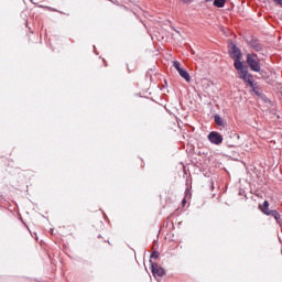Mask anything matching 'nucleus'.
I'll return each mask as SVG.
<instances>
[{
  "label": "nucleus",
  "instance_id": "obj_1",
  "mask_svg": "<svg viewBox=\"0 0 282 282\" xmlns=\"http://www.w3.org/2000/svg\"><path fill=\"white\" fill-rule=\"evenodd\" d=\"M247 65H249L251 72H261V59L254 53L247 54Z\"/></svg>",
  "mask_w": 282,
  "mask_h": 282
},
{
  "label": "nucleus",
  "instance_id": "obj_2",
  "mask_svg": "<svg viewBox=\"0 0 282 282\" xmlns=\"http://www.w3.org/2000/svg\"><path fill=\"white\" fill-rule=\"evenodd\" d=\"M173 67L178 72L180 76L186 80V83H191V74L185 68H182L180 62H174Z\"/></svg>",
  "mask_w": 282,
  "mask_h": 282
},
{
  "label": "nucleus",
  "instance_id": "obj_3",
  "mask_svg": "<svg viewBox=\"0 0 282 282\" xmlns=\"http://www.w3.org/2000/svg\"><path fill=\"white\" fill-rule=\"evenodd\" d=\"M239 78H241L245 83H248L249 87H254V77L252 74L248 73V69L241 70L239 73Z\"/></svg>",
  "mask_w": 282,
  "mask_h": 282
},
{
  "label": "nucleus",
  "instance_id": "obj_4",
  "mask_svg": "<svg viewBox=\"0 0 282 282\" xmlns=\"http://www.w3.org/2000/svg\"><path fill=\"white\" fill-rule=\"evenodd\" d=\"M207 138L212 144L219 145L221 142H224V137L219 132L213 131L208 134Z\"/></svg>",
  "mask_w": 282,
  "mask_h": 282
},
{
  "label": "nucleus",
  "instance_id": "obj_5",
  "mask_svg": "<svg viewBox=\"0 0 282 282\" xmlns=\"http://www.w3.org/2000/svg\"><path fill=\"white\" fill-rule=\"evenodd\" d=\"M229 52H230V56L234 61L243 58V55L241 54V50H239V47H237L235 45V43H231Z\"/></svg>",
  "mask_w": 282,
  "mask_h": 282
},
{
  "label": "nucleus",
  "instance_id": "obj_6",
  "mask_svg": "<svg viewBox=\"0 0 282 282\" xmlns=\"http://www.w3.org/2000/svg\"><path fill=\"white\" fill-rule=\"evenodd\" d=\"M151 272L153 276H164L165 272L162 267H160L158 263L151 264Z\"/></svg>",
  "mask_w": 282,
  "mask_h": 282
},
{
  "label": "nucleus",
  "instance_id": "obj_7",
  "mask_svg": "<svg viewBox=\"0 0 282 282\" xmlns=\"http://www.w3.org/2000/svg\"><path fill=\"white\" fill-rule=\"evenodd\" d=\"M264 215H268L269 217H273L275 221L280 224L281 214H279V212L264 209Z\"/></svg>",
  "mask_w": 282,
  "mask_h": 282
},
{
  "label": "nucleus",
  "instance_id": "obj_8",
  "mask_svg": "<svg viewBox=\"0 0 282 282\" xmlns=\"http://www.w3.org/2000/svg\"><path fill=\"white\" fill-rule=\"evenodd\" d=\"M234 61H235L234 65H235L237 72H238V74L240 72H246V69L243 68V63H241V58L234 59Z\"/></svg>",
  "mask_w": 282,
  "mask_h": 282
},
{
  "label": "nucleus",
  "instance_id": "obj_9",
  "mask_svg": "<svg viewBox=\"0 0 282 282\" xmlns=\"http://www.w3.org/2000/svg\"><path fill=\"white\" fill-rule=\"evenodd\" d=\"M214 120H215L216 124H218V127H224V119H221V117L219 115H216L214 117Z\"/></svg>",
  "mask_w": 282,
  "mask_h": 282
},
{
  "label": "nucleus",
  "instance_id": "obj_10",
  "mask_svg": "<svg viewBox=\"0 0 282 282\" xmlns=\"http://www.w3.org/2000/svg\"><path fill=\"white\" fill-rule=\"evenodd\" d=\"M214 6L216 8H224V6H226V0H214Z\"/></svg>",
  "mask_w": 282,
  "mask_h": 282
},
{
  "label": "nucleus",
  "instance_id": "obj_11",
  "mask_svg": "<svg viewBox=\"0 0 282 282\" xmlns=\"http://www.w3.org/2000/svg\"><path fill=\"white\" fill-rule=\"evenodd\" d=\"M261 208V212L265 215V210H270V203H268V200H264L262 207Z\"/></svg>",
  "mask_w": 282,
  "mask_h": 282
},
{
  "label": "nucleus",
  "instance_id": "obj_12",
  "mask_svg": "<svg viewBox=\"0 0 282 282\" xmlns=\"http://www.w3.org/2000/svg\"><path fill=\"white\" fill-rule=\"evenodd\" d=\"M160 257V253L158 251L152 252L151 259H158Z\"/></svg>",
  "mask_w": 282,
  "mask_h": 282
},
{
  "label": "nucleus",
  "instance_id": "obj_13",
  "mask_svg": "<svg viewBox=\"0 0 282 282\" xmlns=\"http://www.w3.org/2000/svg\"><path fill=\"white\" fill-rule=\"evenodd\" d=\"M273 1V3H276V6H281V8H282V0H272Z\"/></svg>",
  "mask_w": 282,
  "mask_h": 282
},
{
  "label": "nucleus",
  "instance_id": "obj_14",
  "mask_svg": "<svg viewBox=\"0 0 282 282\" xmlns=\"http://www.w3.org/2000/svg\"><path fill=\"white\" fill-rule=\"evenodd\" d=\"M253 50H256V52H261V45H254Z\"/></svg>",
  "mask_w": 282,
  "mask_h": 282
},
{
  "label": "nucleus",
  "instance_id": "obj_15",
  "mask_svg": "<svg viewBox=\"0 0 282 282\" xmlns=\"http://www.w3.org/2000/svg\"><path fill=\"white\" fill-rule=\"evenodd\" d=\"M183 3H193V0H182Z\"/></svg>",
  "mask_w": 282,
  "mask_h": 282
},
{
  "label": "nucleus",
  "instance_id": "obj_16",
  "mask_svg": "<svg viewBox=\"0 0 282 282\" xmlns=\"http://www.w3.org/2000/svg\"><path fill=\"white\" fill-rule=\"evenodd\" d=\"M183 204H186V199H183Z\"/></svg>",
  "mask_w": 282,
  "mask_h": 282
},
{
  "label": "nucleus",
  "instance_id": "obj_17",
  "mask_svg": "<svg viewBox=\"0 0 282 282\" xmlns=\"http://www.w3.org/2000/svg\"><path fill=\"white\" fill-rule=\"evenodd\" d=\"M205 1H207V2H208V1H213V0H205Z\"/></svg>",
  "mask_w": 282,
  "mask_h": 282
}]
</instances>
